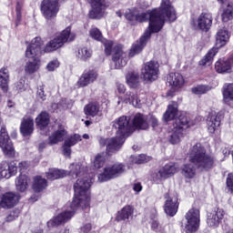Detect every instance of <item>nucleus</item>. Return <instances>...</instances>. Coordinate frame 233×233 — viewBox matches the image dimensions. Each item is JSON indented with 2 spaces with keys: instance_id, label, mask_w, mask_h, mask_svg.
Segmentation results:
<instances>
[{
  "instance_id": "obj_1",
  "label": "nucleus",
  "mask_w": 233,
  "mask_h": 233,
  "mask_svg": "<svg viewBox=\"0 0 233 233\" xmlns=\"http://www.w3.org/2000/svg\"><path fill=\"white\" fill-rule=\"evenodd\" d=\"M68 175L73 178L77 177L74 184L75 197L72 203L67 205L62 213L47 221L48 228H56V227H59V225H63V223L72 219L74 214H76V209L88 208L90 207L92 177L85 173V167L81 164H71Z\"/></svg>"
},
{
  "instance_id": "obj_2",
  "label": "nucleus",
  "mask_w": 233,
  "mask_h": 233,
  "mask_svg": "<svg viewBox=\"0 0 233 233\" xmlns=\"http://www.w3.org/2000/svg\"><path fill=\"white\" fill-rule=\"evenodd\" d=\"M148 28L145 31L144 35L139 40H137L129 50V57H134L143 51L147 46V41H148L152 34H157L163 28L165 21H176L177 15H176V9L170 0H162L159 9H155L150 13H139L137 11L136 23H145L148 21Z\"/></svg>"
},
{
  "instance_id": "obj_3",
  "label": "nucleus",
  "mask_w": 233,
  "mask_h": 233,
  "mask_svg": "<svg viewBox=\"0 0 233 233\" xmlns=\"http://www.w3.org/2000/svg\"><path fill=\"white\" fill-rule=\"evenodd\" d=\"M187 157L190 163L184 164L181 167V174L186 179H194L196 177V167L198 170L207 172L210 168H214V164L216 163V157L212 154L207 153V150L200 143H197L189 149Z\"/></svg>"
},
{
  "instance_id": "obj_4",
  "label": "nucleus",
  "mask_w": 233,
  "mask_h": 233,
  "mask_svg": "<svg viewBox=\"0 0 233 233\" xmlns=\"http://www.w3.org/2000/svg\"><path fill=\"white\" fill-rule=\"evenodd\" d=\"M113 127L116 130V137L100 139V145L106 147L108 152H117L123 147L125 139L134 131V128L130 125V118L125 116L116 119L113 122Z\"/></svg>"
},
{
  "instance_id": "obj_5",
  "label": "nucleus",
  "mask_w": 233,
  "mask_h": 233,
  "mask_svg": "<svg viewBox=\"0 0 233 233\" xmlns=\"http://www.w3.org/2000/svg\"><path fill=\"white\" fill-rule=\"evenodd\" d=\"M127 87L123 84H116V96H118L119 101L117 104L119 105L120 103H129V105H133V106H136V108L141 107V99L137 96V94L132 92V91H127Z\"/></svg>"
},
{
  "instance_id": "obj_6",
  "label": "nucleus",
  "mask_w": 233,
  "mask_h": 233,
  "mask_svg": "<svg viewBox=\"0 0 233 233\" xmlns=\"http://www.w3.org/2000/svg\"><path fill=\"white\" fill-rule=\"evenodd\" d=\"M126 170L127 167L121 163L106 166L104 167L103 172L98 174V181L104 183V181H110V179L119 177L121 174H125Z\"/></svg>"
},
{
  "instance_id": "obj_7",
  "label": "nucleus",
  "mask_w": 233,
  "mask_h": 233,
  "mask_svg": "<svg viewBox=\"0 0 233 233\" xmlns=\"http://www.w3.org/2000/svg\"><path fill=\"white\" fill-rule=\"evenodd\" d=\"M40 10L46 23H52L59 14V0H43Z\"/></svg>"
},
{
  "instance_id": "obj_8",
  "label": "nucleus",
  "mask_w": 233,
  "mask_h": 233,
  "mask_svg": "<svg viewBox=\"0 0 233 233\" xmlns=\"http://www.w3.org/2000/svg\"><path fill=\"white\" fill-rule=\"evenodd\" d=\"M185 232L194 233L199 230V223L201 221L199 209L193 208H190L185 215Z\"/></svg>"
},
{
  "instance_id": "obj_9",
  "label": "nucleus",
  "mask_w": 233,
  "mask_h": 233,
  "mask_svg": "<svg viewBox=\"0 0 233 233\" xmlns=\"http://www.w3.org/2000/svg\"><path fill=\"white\" fill-rule=\"evenodd\" d=\"M141 77L147 83H153L159 77V64L156 61H149L144 64L141 69Z\"/></svg>"
},
{
  "instance_id": "obj_10",
  "label": "nucleus",
  "mask_w": 233,
  "mask_h": 233,
  "mask_svg": "<svg viewBox=\"0 0 233 233\" xmlns=\"http://www.w3.org/2000/svg\"><path fill=\"white\" fill-rule=\"evenodd\" d=\"M0 148L7 157H14L15 156V148H14V144L10 140V137L5 127H2L0 129Z\"/></svg>"
},
{
  "instance_id": "obj_11",
  "label": "nucleus",
  "mask_w": 233,
  "mask_h": 233,
  "mask_svg": "<svg viewBox=\"0 0 233 233\" xmlns=\"http://www.w3.org/2000/svg\"><path fill=\"white\" fill-rule=\"evenodd\" d=\"M190 25L195 30L208 32L210 26H212V15L210 13H202L197 18H193Z\"/></svg>"
},
{
  "instance_id": "obj_12",
  "label": "nucleus",
  "mask_w": 233,
  "mask_h": 233,
  "mask_svg": "<svg viewBox=\"0 0 233 233\" xmlns=\"http://www.w3.org/2000/svg\"><path fill=\"white\" fill-rule=\"evenodd\" d=\"M177 172V166L174 163H169L160 167L158 171L152 174L153 181H161L167 179L170 176H174Z\"/></svg>"
},
{
  "instance_id": "obj_13",
  "label": "nucleus",
  "mask_w": 233,
  "mask_h": 233,
  "mask_svg": "<svg viewBox=\"0 0 233 233\" xmlns=\"http://www.w3.org/2000/svg\"><path fill=\"white\" fill-rule=\"evenodd\" d=\"M225 209L218 208L210 213H208L207 224L211 228H218L225 218Z\"/></svg>"
},
{
  "instance_id": "obj_14",
  "label": "nucleus",
  "mask_w": 233,
  "mask_h": 233,
  "mask_svg": "<svg viewBox=\"0 0 233 233\" xmlns=\"http://www.w3.org/2000/svg\"><path fill=\"white\" fill-rule=\"evenodd\" d=\"M89 35L95 41H99L104 44L105 46V54L106 56H110L112 54V46H114V42L112 40H106L103 38V34L97 27H92L89 31Z\"/></svg>"
},
{
  "instance_id": "obj_15",
  "label": "nucleus",
  "mask_w": 233,
  "mask_h": 233,
  "mask_svg": "<svg viewBox=\"0 0 233 233\" xmlns=\"http://www.w3.org/2000/svg\"><path fill=\"white\" fill-rule=\"evenodd\" d=\"M17 174V166L14 162L2 161L0 163V179H10Z\"/></svg>"
},
{
  "instance_id": "obj_16",
  "label": "nucleus",
  "mask_w": 233,
  "mask_h": 233,
  "mask_svg": "<svg viewBox=\"0 0 233 233\" xmlns=\"http://www.w3.org/2000/svg\"><path fill=\"white\" fill-rule=\"evenodd\" d=\"M87 3L92 8L89 12V17L91 19H100V17H103L106 8L103 0H87Z\"/></svg>"
},
{
  "instance_id": "obj_17",
  "label": "nucleus",
  "mask_w": 233,
  "mask_h": 233,
  "mask_svg": "<svg viewBox=\"0 0 233 233\" xmlns=\"http://www.w3.org/2000/svg\"><path fill=\"white\" fill-rule=\"evenodd\" d=\"M19 203V197L14 192L0 195V208H12Z\"/></svg>"
},
{
  "instance_id": "obj_18",
  "label": "nucleus",
  "mask_w": 233,
  "mask_h": 233,
  "mask_svg": "<svg viewBox=\"0 0 233 233\" xmlns=\"http://www.w3.org/2000/svg\"><path fill=\"white\" fill-rule=\"evenodd\" d=\"M41 46H43V40L41 37L36 36L33 38L25 50V57H35L39 56V54H43Z\"/></svg>"
},
{
  "instance_id": "obj_19",
  "label": "nucleus",
  "mask_w": 233,
  "mask_h": 233,
  "mask_svg": "<svg viewBox=\"0 0 233 233\" xmlns=\"http://www.w3.org/2000/svg\"><path fill=\"white\" fill-rule=\"evenodd\" d=\"M185 136V127L173 124L169 131L168 141L171 145H179Z\"/></svg>"
},
{
  "instance_id": "obj_20",
  "label": "nucleus",
  "mask_w": 233,
  "mask_h": 233,
  "mask_svg": "<svg viewBox=\"0 0 233 233\" xmlns=\"http://www.w3.org/2000/svg\"><path fill=\"white\" fill-rule=\"evenodd\" d=\"M179 208V204L177 203V197L172 195L166 196V202L164 206V210L167 216L171 218L177 214V209Z\"/></svg>"
},
{
  "instance_id": "obj_21",
  "label": "nucleus",
  "mask_w": 233,
  "mask_h": 233,
  "mask_svg": "<svg viewBox=\"0 0 233 233\" xmlns=\"http://www.w3.org/2000/svg\"><path fill=\"white\" fill-rule=\"evenodd\" d=\"M167 83L171 87V90L176 92V90H179L185 85V78L179 73H169L167 77Z\"/></svg>"
},
{
  "instance_id": "obj_22",
  "label": "nucleus",
  "mask_w": 233,
  "mask_h": 233,
  "mask_svg": "<svg viewBox=\"0 0 233 233\" xmlns=\"http://www.w3.org/2000/svg\"><path fill=\"white\" fill-rule=\"evenodd\" d=\"M113 55V63H115V68H123L127 66V53L123 52V46H118Z\"/></svg>"
},
{
  "instance_id": "obj_23",
  "label": "nucleus",
  "mask_w": 233,
  "mask_h": 233,
  "mask_svg": "<svg viewBox=\"0 0 233 233\" xmlns=\"http://www.w3.org/2000/svg\"><path fill=\"white\" fill-rule=\"evenodd\" d=\"M84 112L86 116H90L91 117H101L103 116V107L97 102H92L87 104Z\"/></svg>"
},
{
  "instance_id": "obj_24",
  "label": "nucleus",
  "mask_w": 233,
  "mask_h": 233,
  "mask_svg": "<svg viewBox=\"0 0 233 233\" xmlns=\"http://www.w3.org/2000/svg\"><path fill=\"white\" fill-rule=\"evenodd\" d=\"M133 127L138 130H147L148 128V116L137 113L132 118Z\"/></svg>"
},
{
  "instance_id": "obj_25",
  "label": "nucleus",
  "mask_w": 233,
  "mask_h": 233,
  "mask_svg": "<svg viewBox=\"0 0 233 233\" xmlns=\"http://www.w3.org/2000/svg\"><path fill=\"white\" fill-rule=\"evenodd\" d=\"M96 79H97V71L90 70L84 73L80 76L79 80L77 81V85L80 87L88 86V85H90V83H94Z\"/></svg>"
},
{
  "instance_id": "obj_26",
  "label": "nucleus",
  "mask_w": 233,
  "mask_h": 233,
  "mask_svg": "<svg viewBox=\"0 0 233 233\" xmlns=\"http://www.w3.org/2000/svg\"><path fill=\"white\" fill-rule=\"evenodd\" d=\"M230 39V33L228 29L223 27L217 32L216 35V46L217 48H222Z\"/></svg>"
},
{
  "instance_id": "obj_27",
  "label": "nucleus",
  "mask_w": 233,
  "mask_h": 233,
  "mask_svg": "<svg viewBox=\"0 0 233 233\" xmlns=\"http://www.w3.org/2000/svg\"><path fill=\"white\" fill-rule=\"evenodd\" d=\"M20 132L24 137L32 136L34 134V118L25 116L20 126Z\"/></svg>"
},
{
  "instance_id": "obj_28",
  "label": "nucleus",
  "mask_w": 233,
  "mask_h": 233,
  "mask_svg": "<svg viewBox=\"0 0 233 233\" xmlns=\"http://www.w3.org/2000/svg\"><path fill=\"white\" fill-rule=\"evenodd\" d=\"M29 59L25 66L26 74H35L41 68V58L37 56L27 57Z\"/></svg>"
},
{
  "instance_id": "obj_29",
  "label": "nucleus",
  "mask_w": 233,
  "mask_h": 233,
  "mask_svg": "<svg viewBox=\"0 0 233 233\" xmlns=\"http://www.w3.org/2000/svg\"><path fill=\"white\" fill-rule=\"evenodd\" d=\"M215 70L218 74H229V72H232V64L228 59H219L215 64Z\"/></svg>"
},
{
  "instance_id": "obj_30",
  "label": "nucleus",
  "mask_w": 233,
  "mask_h": 233,
  "mask_svg": "<svg viewBox=\"0 0 233 233\" xmlns=\"http://www.w3.org/2000/svg\"><path fill=\"white\" fill-rule=\"evenodd\" d=\"M66 136V130H65V126L61 125L59 129L49 137V144L57 145V143H61L65 139Z\"/></svg>"
},
{
  "instance_id": "obj_31",
  "label": "nucleus",
  "mask_w": 233,
  "mask_h": 233,
  "mask_svg": "<svg viewBox=\"0 0 233 233\" xmlns=\"http://www.w3.org/2000/svg\"><path fill=\"white\" fill-rule=\"evenodd\" d=\"M208 130L209 134H214L219 130V126L221 125V120L216 115H210L208 119Z\"/></svg>"
},
{
  "instance_id": "obj_32",
  "label": "nucleus",
  "mask_w": 233,
  "mask_h": 233,
  "mask_svg": "<svg viewBox=\"0 0 233 233\" xmlns=\"http://www.w3.org/2000/svg\"><path fill=\"white\" fill-rule=\"evenodd\" d=\"M8 83H10L8 68L2 67L0 69V88L3 92H8Z\"/></svg>"
},
{
  "instance_id": "obj_33",
  "label": "nucleus",
  "mask_w": 233,
  "mask_h": 233,
  "mask_svg": "<svg viewBox=\"0 0 233 233\" xmlns=\"http://www.w3.org/2000/svg\"><path fill=\"white\" fill-rule=\"evenodd\" d=\"M15 187L18 192H26L28 189V184L30 183V178L26 175L21 174L15 178Z\"/></svg>"
},
{
  "instance_id": "obj_34",
  "label": "nucleus",
  "mask_w": 233,
  "mask_h": 233,
  "mask_svg": "<svg viewBox=\"0 0 233 233\" xmlns=\"http://www.w3.org/2000/svg\"><path fill=\"white\" fill-rule=\"evenodd\" d=\"M65 44L61 41L59 36L55 37L49 43H47L44 48L45 54H50V52H56L59 50Z\"/></svg>"
},
{
  "instance_id": "obj_35",
  "label": "nucleus",
  "mask_w": 233,
  "mask_h": 233,
  "mask_svg": "<svg viewBox=\"0 0 233 233\" xmlns=\"http://www.w3.org/2000/svg\"><path fill=\"white\" fill-rule=\"evenodd\" d=\"M46 176L47 179H50V181H54L56 179H61V177H66V176H68V172L63 169L50 168L46 173Z\"/></svg>"
},
{
  "instance_id": "obj_36",
  "label": "nucleus",
  "mask_w": 233,
  "mask_h": 233,
  "mask_svg": "<svg viewBox=\"0 0 233 233\" xmlns=\"http://www.w3.org/2000/svg\"><path fill=\"white\" fill-rule=\"evenodd\" d=\"M50 123V115L46 112L40 113L35 118V124L40 130H45Z\"/></svg>"
},
{
  "instance_id": "obj_37",
  "label": "nucleus",
  "mask_w": 233,
  "mask_h": 233,
  "mask_svg": "<svg viewBox=\"0 0 233 233\" xmlns=\"http://www.w3.org/2000/svg\"><path fill=\"white\" fill-rule=\"evenodd\" d=\"M176 116H177V103L173 102L167 106V111L164 113L163 119L166 122L172 121V119H176Z\"/></svg>"
},
{
  "instance_id": "obj_38",
  "label": "nucleus",
  "mask_w": 233,
  "mask_h": 233,
  "mask_svg": "<svg viewBox=\"0 0 233 233\" xmlns=\"http://www.w3.org/2000/svg\"><path fill=\"white\" fill-rule=\"evenodd\" d=\"M57 36L60 41L65 45V43H70L74 41V39H76V33H72V27L67 26Z\"/></svg>"
},
{
  "instance_id": "obj_39",
  "label": "nucleus",
  "mask_w": 233,
  "mask_h": 233,
  "mask_svg": "<svg viewBox=\"0 0 233 233\" xmlns=\"http://www.w3.org/2000/svg\"><path fill=\"white\" fill-rule=\"evenodd\" d=\"M218 54V48L210 49L208 54L198 62L199 66H210Z\"/></svg>"
},
{
  "instance_id": "obj_40",
  "label": "nucleus",
  "mask_w": 233,
  "mask_h": 233,
  "mask_svg": "<svg viewBox=\"0 0 233 233\" xmlns=\"http://www.w3.org/2000/svg\"><path fill=\"white\" fill-rule=\"evenodd\" d=\"M134 214V208L132 206H126L120 211L117 212L116 220L125 221V219H130Z\"/></svg>"
},
{
  "instance_id": "obj_41",
  "label": "nucleus",
  "mask_w": 233,
  "mask_h": 233,
  "mask_svg": "<svg viewBox=\"0 0 233 233\" xmlns=\"http://www.w3.org/2000/svg\"><path fill=\"white\" fill-rule=\"evenodd\" d=\"M106 152L107 153L102 152L96 156L93 161V167L96 170H98V168H101L105 165V161H106V156L114 154V152H108V149H106Z\"/></svg>"
},
{
  "instance_id": "obj_42",
  "label": "nucleus",
  "mask_w": 233,
  "mask_h": 233,
  "mask_svg": "<svg viewBox=\"0 0 233 233\" xmlns=\"http://www.w3.org/2000/svg\"><path fill=\"white\" fill-rule=\"evenodd\" d=\"M46 187H48L46 179L41 177H34L33 190H35V192H43Z\"/></svg>"
},
{
  "instance_id": "obj_43",
  "label": "nucleus",
  "mask_w": 233,
  "mask_h": 233,
  "mask_svg": "<svg viewBox=\"0 0 233 233\" xmlns=\"http://www.w3.org/2000/svg\"><path fill=\"white\" fill-rule=\"evenodd\" d=\"M222 94L225 103L233 101V84H225L222 88Z\"/></svg>"
},
{
  "instance_id": "obj_44",
  "label": "nucleus",
  "mask_w": 233,
  "mask_h": 233,
  "mask_svg": "<svg viewBox=\"0 0 233 233\" xmlns=\"http://www.w3.org/2000/svg\"><path fill=\"white\" fill-rule=\"evenodd\" d=\"M126 81L130 88H137L139 86V75L129 73L126 76Z\"/></svg>"
},
{
  "instance_id": "obj_45",
  "label": "nucleus",
  "mask_w": 233,
  "mask_h": 233,
  "mask_svg": "<svg viewBox=\"0 0 233 233\" xmlns=\"http://www.w3.org/2000/svg\"><path fill=\"white\" fill-rule=\"evenodd\" d=\"M77 59L80 61H88L92 57V49L88 47H80L76 53Z\"/></svg>"
},
{
  "instance_id": "obj_46",
  "label": "nucleus",
  "mask_w": 233,
  "mask_h": 233,
  "mask_svg": "<svg viewBox=\"0 0 233 233\" xmlns=\"http://www.w3.org/2000/svg\"><path fill=\"white\" fill-rule=\"evenodd\" d=\"M174 125H177V127H183L184 131L191 126L190 121L187 116H180L177 119H176Z\"/></svg>"
},
{
  "instance_id": "obj_47",
  "label": "nucleus",
  "mask_w": 233,
  "mask_h": 233,
  "mask_svg": "<svg viewBox=\"0 0 233 233\" xmlns=\"http://www.w3.org/2000/svg\"><path fill=\"white\" fill-rule=\"evenodd\" d=\"M131 159L133 163H136L137 165H142V163H148V161H150L152 157L142 154L137 157H131Z\"/></svg>"
},
{
  "instance_id": "obj_48",
  "label": "nucleus",
  "mask_w": 233,
  "mask_h": 233,
  "mask_svg": "<svg viewBox=\"0 0 233 233\" xmlns=\"http://www.w3.org/2000/svg\"><path fill=\"white\" fill-rule=\"evenodd\" d=\"M208 90H210V87H208V86H196L194 87H192L191 91L192 94H195L196 96H201L203 94H207V92H208Z\"/></svg>"
},
{
  "instance_id": "obj_49",
  "label": "nucleus",
  "mask_w": 233,
  "mask_h": 233,
  "mask_svg": "<svg viewBox=\"0 0 233 233\" xmlns=\"http://www.w3.org/2000/svg\"><path fill=\"white\" fill-rule=\"evenodd\" d=\"M79 141H81V136L75 134L71 137H69L68 138H66L65 140L66 145L69 146V147H74L75 145H77V143H79Z\"/></svg>"
},
{
  "instance_id": "obj_50",
  "label": "nucleus",
  "mask_w": 233,
  "mask_h": 233,
  "mask_svg": "<svg viewBox=\"0 0 233 233\" xmlns=\"http://www.w3.org/2000/svg\"><path fill=\"white\" fill-rule=\"evenodd\" d=\"M60 63L59 60L57 59H53L51 61L48 62V64L46 65V70L48 72H56V70H57V67L60 66Z\"/></svg>"
},
{
  "instance_id": "obj_51",
  "label": "nucleus",
  "mask_w": 233,
  "mask_h": 233,
  "mask_svg": "<svg viewBox=\"0 0 233 233\" xmlns=\"http://www.w3.org/2000/svg\"><path fill=\"white\" fill-rule=\"evenodd\" d=\"M19 214H21V211L19 209H14L10 211V213L5 218V221L10 223V221H15L17 218H19Z\"/></svg>"
},
{
  "instance_id": "obj_52",
  "label": "nucleus",
  "mask_w": 233,
  "mask_h": 233,
  "mask_svg": "<svg viewBox=\"0 0 233 233\" xmlns=\"http://www.w3.org/2000/svg\"><path fill=\"white\" fill-rule=\"evenodd\" d=\"M233 17V10L232 7H228L222 14V21L224 23H228Z\"/></svg>"
},
{
  "instance_id": "obj_53",
  "label": "nucleus",
  "mask_w": 233,
  "mask_h": 233,
  "mask_svg": "<svg viewBox=\"0 0 233 233\" xmlns=\"http://www.w3.org/2000/svg\"><path fill=\"white\" fill-rule=\"evenodd\" d=\"M137 15V10L136 9L128 10L126 13V19H127V21H130V23L134 25L136 23Z\"/></svg>"
},
{
  "instance_id": "obj_54",
  "label": "nucleus",
  "mask_w": 233,
  "mask_h": 233,
  "mask_svg": "<svg viewBox=\"0 0 233 233\" xmlns=\"http://www.w3.org/2000/svg\"><path fill=\"white\" fill-rule=\"evenodd\" d=\"M14 90L17 92V94H21V92H25L26 90V84L25 80H20L15 84Z\"/></svg>"
},
{
  "instance_id": "obj_55",
  "label": "nucleus",
  "mask_w": 233,
  "mask_h": 233,
  "mask_svg": "<svg viewBox=\"0 0 233 233\" xmlns=\"http://www.w3.org/2000/svg\"><path fill=\"white\" fill-rule=\"evenodd\" d=\"M151 228L152 230H155L157 233H164L165 228L163 226L159 225V223L156 220H153L151 223Z\"/></svg>"
},
{
  "instance_id": "obj_56",
  "label": "nucleus",
  "mask_w": 233,
  "mask_h": 233,
  "mask_svg": "<svg viewBox=\"0 0 233 233\" xmlns=\"http://www.w3.org/2000/svg\"><path fill=\"white\" fill-rule=\"evenodd\" d=\"M226 185L231 194H233V174L229 173L226 179Z\"/></svg>"
},
{
  "instance_id": "obj_57",
  "label": "nucleus",
  "mask_w": 233,
  "mask_h": 233,
  "mask_svg": "<svg viewBox=\"0 0 233 233\" xmlns=\"http://www.w3.org/2000/svg\"><path fill=\"white\" fill-rule=\"evenodd\" d=\"M36 96L41 101L46 100V95H45V86H40L37 88Z\"/></svg>"
},
{
  "instance_id": "obj_58",
  "label": "nucleus",
  "mask_w": 233,
  "mask_h": 233,
  "mask_svg": "<svg viewBox=\"0 0 233 233\" xmlns=\"http://www.w3.org/2000/svg\"><path fill=\"white\" fill-rule=\"evenodd\" d=\"M23 9V2H17L16 4V8H15V12H16V21L17 23L21 22V10Z\"/></svg>"
},
{
  "instance_id": "obj_59",
  "label": "nucleus",
  "mask_w": 233,
  "mask_h": 233,
  "mask_svg": "<svg viewBox=\"0 0 233 233\" xmlns=\"http://www.w3.org/2000/svg\"><path fill=\"white\" fill-rule=\"evenodd\" d=\"M18 168L21 172V174H23V172H25V170H27V168H30V162L28 161H22L18 164Z\"/></svg>"
},
{
  "instance_id": "obj_60",
  "label": "nucleus",
  "mask_w": 233,
  "mask_h": 233,
  "mask_svg": "<svg viewBox=\"0 0 233 233\" xmlns=\"http://www.w3.org/2000/svg\"><path fill=\"white\" fill-rule=\"evenodd\" d=\"M147 123L148 125L150 124L153 128H156V127H157L158 125L157 118H156V116H154L153 115L147 116Z\"/></svg>"
},
{
  "instance_id": "obj_61",
  "label": "nucleus",
  "mask_w": 233,
  "mask_h": 233,
  "mask_svg": "<svg viewBox=\"0 0 233 233\" xmlns=\"http://www.w3.org/2000/svg\"><path fill=\"white\" fill-rule=\"evenodd\" d=\"M72 146L66 145V143H64L63 148H64V156L66 157H70V154H72V149L70 148Z\"/></svg>"
},
{
  "instance_id": "obj_62",
  "label": "nucleus",
  "mask_w": 233,
  "mask_h": 233,
  "mask_svg": "<svg viewBox=\"0 0 233 233\" xmlns=\"http://www.w3.org/2000/svg\"><path fill=\"white\" fill-rule=\"evenodd\" d=\"M92 230V224H85L80 228V233H88Z\"/></svg>"
},
{
  "instance_id": "obj_63",
  "label": "nucleus",
  "mask_w": 233,
  "mask_h": 233,
  "mask_svg": "<svg viewBox=\"0 0 233 233\" xmlns=\"http://www.w3.org/2000/svg\"><path fill=\"white\" fill-rule=\"evenodd\" d=\"M133 190L139 194L141 190H143V186H141V183L137 182L133 185Z\"/></svg>"
},
{
  "instance_id": "obj_64",
  "label": "nucleus",
  "mask_w": 233,
  "mask_h": 233,
  "mask_svg": "<svg viewBox=\"0 0 233 233\" xmlns=\"http://www.w3.org/2000/svg\"><path fill=\"white\" fill-rule=\"evenodd\" d=\"M222 154H224L225 157H228V156H230V149L228 147H225L222 149Z\"/></svg>"
}]
</instances>
